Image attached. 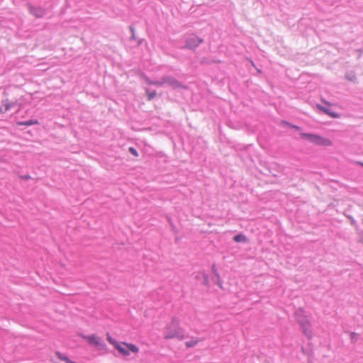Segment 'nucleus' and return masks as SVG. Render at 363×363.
Returning a JSON list of instances; mask_svg holds the SVG:
<instances>
[{"instance_id":"5701e85b","label":"nucleus","mask_w":363,"mask_h":363,"mask_svg":"<svg viewBox=\"0 0 363 363\" xmlns=\"http://www.w3.org/2000/svg\"><path fill=\"white\" fill-rule=\"evenodd\" d=\"M4 109H3L2 106H0V113H4Z\"/></svg>"},{"instance_id":"f8f14e48","label":"nucleus","mask_w":363,"mask_h":363,"mask_svg":"<svg viewBox=\"0 0 363 363\" xmlns=\"http://www.w3.org/2000/svg\"><path fill=\"white\" fill-rule=\"evenodd\" d=\"M317 107L319 110L322 111L325 113H327V114L333 116V118H336L337 116V115L336 113H332L328 108H327L325 107H323L320 105H318Z\"/></svg>"},{"instance_id":"f3484780","label":"nucleus","mask_w":363,"mask_h":363,"mask_svg":"<svg viewBox=\"0 0 363 363\" xmlns=\"http://www.w3.org/2000/svg\"><path fill=\"white\" fill-rule=\"evenodd\" d=\"M56 355L57 356V357L60 359V360H62V361H65L66 363L68 362V360L69 359L67 356L61 354L60 352H56Z\"/></svg>"},{"instance_id":"a878e982","label":"nucleus","mask_w":363,"mask_h":363,"mask_svg":"<svg viewBox=\"0 0 363 363\" xmlns=\"http://www.w3.org/2000/svg\"><path fill=\"white\" fill-rule=\"evenodd\" d=\"M23 178H25V179H28V176H25Z\"/></svg>"},{"instance_id":"2eb2a0df","label":"nucleus","mask_w":363,"mask_h":363,"mask_svg":"<svg viewBox=\"0 0 363 363\" xmlns=\"http://www.w3.org/2000/svg\"><path fill=\"white\" fill-rule=\"evenodd\" d=\"M146 94H147L148 100H152L156 96L157 92L155 90L151 91L149 89H147Z\"/></svg>"},{"instance_id":"7ed1b4c3","label":"nucleus","mask_w":363,"mask_h":363,"mask_svg":"<svg viewBox=\"0 0 363 363\" xmlns=\"http://www.w3.org/2000/svg\"><path fill=\"white\" fill-rule=\"evenodd\" d=\"M300 135L301 138L307 141H309L310 143H313L315 145L329 146L331 145L332 144L330 140L316 134L301 133Z\"/></svg>"},{"instance_id":"f257e3e1","label":"nucleus","mask_w":363,"mask_h":363,"mask_svg":"<svg viewBox=\"0 0 363 363\" xmlns=\"http://www.w3.org/2000/svg\"><path fill=\"white\" fill-rule=\"evenodd\" d=\"M164 337L166 339L177 338L179 340L184 338V330L179 327V321L177 318H172L170 323L167 325Z\"/></svg>"},{"instance_id":"dca6fc26","label":"nucleus","mask_w":363,"mask_h":363,"mask_svg":"<svg viewBox=\"0 0 363 363\" xmlns=\"http://www.w3.org/2000/svg\"><path fill=\"white\" fill-rule=\"evenodd\" d=\"M198 342H199L198 339H192L189 341L186 342V346L187 347H194L195 345H196Z\"/></svg>"},{"instance_id":"f03ea898","label":"nucleus","mask_w":363,"mask_h":363,"mask_svg":"<svg viewBox=\"0 0 363 363\" xmlns=\"http://www.w3.org/2000/svg\"><path fill=\"white\" fill-rule=\"evenodd\" d=\"M295 317L298 323L301 325L305 335L308 339H311L312 337V333L309 328V321L305 315L304 311L301 308L298 309L295 313Z\"/></svg>"},{"instance_id":"4be33fe9","label":"nucleus","mask_w":363,"mask_h":363,"mask_svg":"<svg viewBox=\"0 0 363 363\" xmlns=\"http://www.w3.org/2000/svg\"><path fill=\"white\" fill-rule=\"evenodd\" d=\"M130 29L131 30V33H132V36H131V38H134V35H135V33H134V28L133 26H130Z\"/></svg>"},{"instance_id":"1a4fd4ad","label":"nucleus","mask_w":363,"mask_h":363,"mask_svg":"<svg viewBox=\"0 0 363 363\" xmlns=\"http://www.w3.org/2000/svg\"><path fill=\"white\" fill-rule=\"evenodd\" d=\"M233 240L237 242H245L247 238L244 234L240 233L234 236Z\"/></svg>"},{"instance_id":"6e6552de","label":"nucleus","mask_w":363,"mask_h":363,"mask_svg":"<svg viewBox=\"0 0 363 363\" xmlns=\"http://www.w3.org/2000/svg\"><path fill=\"white\" fill-rule=\"evenodd\" d=\"M28 6L30 13L37 18H42L45 14V10L43 7L34 6L30 4Z\"/></svg>"},{"instance_id":"b1692460","label":"nucleus","mask_w":363,"mask_h":363,"mask_svg":"<svg viewBox=\"0 0 363 363\" xmlns=\"http://www.w3.org/2000/svg\"><path fill=\"white\" fill-rule=\"evenodd\" d=\"M351 335V338H352V339H353V338H354V337L356 335V334H355V333H351V335Z\"/></svg>"},{"instance_id":"412c9836","label":"nucleus","mask_w":363,"mask_h":363,"mask_svg":"<svg viewBox=\"0 0 363 363\" xmlns=\"http://www.w3.org/2000/svg\"><path fill=\"white\" fill-rule=\"evenodd\" d=\"M203 284L205 285V286H208V277L206 274H203Z\"/></svg>"},{"instance_id":"bb28decb","label":"nucleus","mask_w":363,"mask_h":363,"mask_svg":"<svg viewBox=\"0 0 363 363\" xmlns=\"http://www.w3.org/2000/svg\"><path fill=\"white\" fill-rule=\"evenodd\" d=\"M359 164L363 167V162H360Z\"/></svg>"},{"instance_id":"9b49d317","label":"nucleus","mask_w":363,"mask_h":363,"mask_svg":"<svg viewBox=\"0 0 363 363\" xmlns=\"http://www.w3.org/2000/svg\"><path fill=\"white\" fill-rule=\"evenodd\" d=\"M14 105V103L10 102L9 99H5L2 101V106L4 107V111H9L11 107Z\"/></svg>"},{"instance_id":"423d86ee","label":"nucleus","mask_w":363,"mask_h":363,"mask_svg":"<svg viewBox=\"0 0 363 363\" xmlns=\"http://www.w3.org/2000/svg\"><path fill=\"white\" fill-rule=\"evenodd\" d=\"M203 39L195 35H191L186 39L185 47L186 48L194 50L203 43Z\"/></svg>"},{"instance_id":"a211bd4d","label":"nucleus","mask_w":363,"mask_h":363,"mask_svg":"<svg viewBox=\"0 0 363 363\" xmlns=\"http://www.w3.org/2000/svg\"><path fill=\"white\" fill-rule=\"evenodd\" d=\"M345 78L349 80V81H351V82H354L355 79H356V77L354 74H353L352 73H347L345 74Z\"/></svg>"},{"instance_id":"6ab92c4d","label":"nucleus","mask_w":363,"mask_h":363,"mask_svg":"<svg viewBox=\"0 0 363 363\" xmlns=\"http://www.w3.org/2000/svg\"><path fill=\"white\" fill-rule=\"evenodd\" d=\"M107 340L108 341L112 344L113 345H114V347H116V345L118 344V342L114 340L113 339L110 335L109 334H107Z\"/></svg>"},{"instance_id":"20e7f679","label":"nucleus","mask_w":363,"mask_h":363,"mask_svg":"<svg viewBox=\"0 0 363 363\" xmlns=\"http://www.w3.org/2000/svg\"><path fill=\"white\" fill-rule=\"evenodd\" d=\"M162 86L167 85L172 89H186V86L182 84L177 79L170 75H164L161 78Z\"/></svg>"},{"instance_id":"4468645a","label":"nucleus","mask_w":363,"mask_h":363,"mask_svg":"<svg viewBox=\"0 0 363 363\" xmlns=\"http://www.w3.org/2000/svg\"><path fill=\"white\" fill-rule=\"evenodd\" d=\"M212 271H213V272L214 275H215V276L216 277V278H217V281H218L217 284H218V285L220 288H222L221 283H220V275H219V274H218V270H217V269H216V265H215V264H213V266H212Z\"/></svg>"},{"instance_id":"9d476101","label":"nucleus","mask_w":363,"mask_h":363,"mask_svg":"<svg viewBox=\"0 0 363 363\" xmlns=\"http://www.w3.org/2000/svg\"><path fill=\"white\" fill-rule=\"evenodd\" d=\"M18 125H26V126H30L35 124H38V121L37 120L30 119L23 122H18Z\"/></svg>"},{"instance_id":"aec40b11","label":"nucleus","mask_w":363,"mask_h":363,"mask_svg":"<svg viewBox=\"0 0 363 363\" xmlns=\"http://www.w3.org/2000/svg\"><path fill=\"white\" fill-rule=\"evenodd\" d=\"M129 152L134 156L137 157L138 155V151L136 150L135 148L133 147H130L129 149H128Z\"/></svg>"},{"instance_id":"393cba45","label":"nucleus","mask_w":363,"mask_h":363,"mask_svg":"<svg viewBox=\"0 0 363 363\" xmlns=\"http://www.w3.org/2000/svg\"><path fill=\"white\" fill-rule=\"evenodd\" d=\"M293 127H294L295 129H296V130H298V129H299V127H298V126L294 125Z\"/></svg>"},{"instance_id":"0eeeda50","label":"nucleus","mask_w":363,"mask_h":363,"mask_svg":"<svg viewBox=\"0 0 363 363\" xmlns=\"http://www.w3.org/2000/svg\"><path fill=\"white\" fill-rule=\"evenodd\" d=\"M83 338L85 339L89 342V344L98 346L101 349L105 347L106 346L105 343L102 341V340L100 337L96 336L95 335H84Z\"/></svg>"},{"instance_id":"ddd939ff","label":"nucleus","mask_w":363,"mask_h":363,"mask_svg":"<svg viewBox=\"0 0 363 363\" xmlns=\"http://www.w3.org/2000/svg\"><path fill=\"white\" fill-rule=\"evenodd\" d=\"M145 82L147 84L150 85H155L158 86H162V80L161 79L160 80H151L149 78H145Z\"/></svg>"},{"instance_id":"39448f33","label":"nucleus","mask_w":363,"mask_h":363,"mask_svg":"<svg viewBox=\"0 0 363 363\" xmlns=\"http://www.w3.org/2000/svg\"><path fill=\"white\" fill-rule=\"evenodd\" d=\"M115 348L124 356H128L130 354V352L133 353H137L138 352V348L135 345L127 344L125 342H118V344L116 345Z\"/></svg>"}]
</instances>
